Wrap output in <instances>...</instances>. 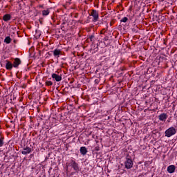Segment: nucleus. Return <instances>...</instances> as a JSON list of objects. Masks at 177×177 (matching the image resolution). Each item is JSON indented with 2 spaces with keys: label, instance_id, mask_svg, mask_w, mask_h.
I'll use <instances>...</instances> for the list:
<instances>
[{
  "label": "nucleus",
  "instance_id": "obj_22",
  "mask_svg": "<svg viewBox=\"0 0 177 177\" xmlns=\"http://www.w3.org/2000/svg\"><path fill=\"white\" fill-rule=\"evenodd\" d=\"M109 40V37L106 36L104 38V41H108Z\"/></svg>",
  "mask_w": 177,
  "mask_h": 177
},
{
  "label": "nucleus",
  "instance_id": "obj_15",
  "mask_svg": "<svg viewBox=\"0 0 177 177\" xmlns=\"http://www.w3.org/2000/svg\"><path fill=\"white\" fill-rule=\"evenodd\" d=\"M88 39H90L91 42H95V35H89Z\"/></svg>",
  "mask_w": 177,
  "mask_h": 177
},
{
  "label": "nucleus",
  "instance_id": "obj_29",
  "mask_svg": "<svg viewBox=\"0 0 177 177\" xmlns=\"http://www.w3.org/2000/svg\"><path fill=\"white\" fill-rule=\"evenodd\" d=\"M95 82H96V84H97V80H95Z\"/></svg>",
  "mask_w": 177,
  "mask_h": 177
},
{
  "label": "nucleus",
  "instance_id": "obj_3",
  "mask_svg": "<svg viewBox=\"0 0 177 177\" xmlns=\"http://www.w3.org/2000/svg\"><path fill=\"white\" fill-rule=\"evenodd\" d=\"M71 165L72 168H73L74 171H75V172L80 171V167L78 166V163H77L75 160H71Z\"/></svg>",
  "mask_w": 177,
  "mask_h": 177
},
{
  "label": "nucleus",
  "instance_id": "obj_6",
  "mask_svg": "<svg viewBox=\"0 0 177 177\" xmlns=\"http://www.w3.org/2000/svg\"><path fill=\"white\" fill-rule=\"evenodd\" d=\"M175 169H176V167H175V165H169L167 167V172H169V174H174L175 172Z\"/></svg>",
  "mask_w": 177,
  "mask_h": 177
},
{
  "label": "nucleus",
  "instance_id": "obj_16",
  "mask_svg": "<svg viewBox=\"0 0 177 177\" xmlns=\"http://www.w3.org/2000/svg\"><path fill=\"white\" fill-rule=\"evenodd\" d=\"M49 13H50L49 9L44 10L42 11L43 16H48V15H49Z\"/></svg>",
  "mask_w": 177,
  "mask_h": 177
},
{
  "label": "nucleus",
  "instance_id": "obj_26",
  "mask_svg": "<svg viewBox=\"0 0 177 177\" xmlns=\"http://www.w3.org/2000/svg\"><path fill=\"white\" fill-rule=\"evenodd\" d=\"M13 42H14V44H17L16 39H14Z\"/></svg>",
  "mask_w": 177,
  "mask_h": 177
},
{
  "label": "nucleus",
  "instance_id": "obj_12",
  "mask_svg": "<svg viewBox=\"0 0 177 177\" xmlns=\"http://www.w3.org/2000/svg\"><path fill=\"white\" fill-rule=\"evenodd\" d=\"M80 153L82 156H86V153H88V149L85 147H82L80 148Z\"/></svg>",
  "mask_w": 177,
  "mask_h": 177
},
{
  "label": "nucleus",
  "instance_id": "obj_5",
  "mask_svg": "<svg viewBox=\"0 0 177 177\" xmlns=\"http://www.w3.org/2000/svg\"><path fill=\"white\" fill-rule=\"evenodd\" d=\"M20 64H21V60L20 59V58H15L12 64L13 67L17 68V67H19Z\"/></svg>",
  "mask_w": 177,
  "mask_h": 177
},
{
  "label": "nucleus",
  "instance_id": "obj_17",
  "mask_svg": "<svg viewBox=\"0 0 177 177\" xmlns=\"http://www.w3.org/2000/svg\"><path fill=\"white\" fill-rule=\"evenodd\" d=\"M138 26H134L133 28H131L132 32H133L134 34H137L138 33Z\"/></svg>",
  "mask_w": 177,
  "mask_h": 177
},
{
  "label": "nucleus",
  "instance_id": "obj_14",
  "mask_svg": "<svg viewBox=\"0 0 177 177\" xmlns=\"http://www.w3.org/2000/svg\"><path fill=\"white\" fill-rule=\"evenodd\" d=\"M4 42H5V44H10L12 42V39L10 38V37L7 36L4 39Z\"/></svg>",
  "mask_w": 177,
  "mask_h": 177
},
{
  "label": "nucleus",
  "instance_id": "obj_30",
  "mask_svg": "<svg viewBox=\"0 0 177 177\" xmlns=\"http://www.w3.org/2000/svg\"><path fill=\"white\" fill-rule=\"evenodd\" d=\"M147 74H149V69H148V71L147 72Z\"/></svg>",
  "mask_w": 177,
  "mask_h": 177
},
{
  "label": "nucleus",
  "instance_id": "obj_21",
  "mask_svg": "<svg viewBox=\"0 0 177 177\" xmlns=\"http://www.w3.org/2000/svg\"><path fill=\"white\" fill-rule=\"evenodd\" d=\"M159 60H160V62H162L163 60H167V58H165L164 57H160Z\"/></svg>",
  "mask_w": 177,
  "mask_h": 177
},
{
  "label": "nucleus",
  "instance_id": "obj_23",
  "mask_svg": "<svg viewBox=\"0 0 177 177\" xmlns=\"http://www.w3.org/2000/svg\"><path fill=\"white\" fill-rule=\"evenodd\" d=\"M61 30H62V31H64V26H62Z\"/></svg>",
  "mask_w": 177,
  "mask_h": 177
},
{
  "label": "nucleus",
  "instance_id": "obj_1",
  "mask_svg": "<svg viewBox=\"0 0 177 177\" xmlns=\"http://www.w3.org/2000/svg\"><path fill=\"white\" fill-rule=\"evenodd\" d=\"M124 165L127 169H131V168L133 167V161H132V158L129 155L126 156V161Z\"/></svg>",
  "mask_w": 177,
  "mask_h": 177
},
{
  "label": "nucleus",
  "instance_id": "obj_7",
  "mask_svg": "<svg viewBox=\"0 0 177 177\" xmlns=\"http://www.w3.org/2000/svg\"><path fill=\"white\" fill-rule=\"evenodd\" d=\"M30 153H31V148L28 147H26L25 148H24L23 151H21V153L25 156L27 154H30Z\"/></svg>",
  "mask_w": 177,
  "mask_h": 177
},
{
  "label": "nucleus",
  "instance_id": "obj_19",
  "mask_svg": "<svg viewBox=\"0 0 177 177\" xmlns=\"http://www.w3.org/2000/svg\"><path fill=\"white\" fill-rule=\"evenodd\" d=\"M46 85H47V86H52V85H53V82H52V81H46Z\"/></svg>",
  "mask_w": 177,
  "mask_h": 177
},
{
  "label": "nucleus",
  "instance_id": "obj_25",
  "mask_svg": "<svg viewBox=\"0 0 177 177\" xmlns=\"http://www.w3.org/2000/svg\"><path fill=\"white\" fill-rule=\"evenodd\" d=\"M101 34H104V30H102Z\"/></svg>",
  "mask_w": 177,
  "mask_h": 177
},
{
  "label": "nucleus",
  "instance_id": "obj_27",
  "mask_svg": "<svg viewBox=\"0 0 177 177\" xmlns=\"http://www.w3.org/2000/svg\"><path fill=\"white\" fill-rule=\"evenodd\" d=\"M39 8H44V6L43 5H40Z\"/></svg>",
  "mask_w": 177,
  "mask_h": 177
},
{
  "label": "nucleus",
  "instance_id": "obj_4",
  "mask_svg": "<svg viewBox=\"0 0 177 177\" xmlns=\"http://www.w3.org/2000/svg\"><path fill=\"white\" fill-rule=\"evenodd\" d=\"M91 16H93V21H97L99 19V12L96 10H93L91 12Z\"/></svg>",
  "mask_w": 177,
  "mask_h": 177
},
{
  "label": "nucleus",
  "instance_id": "obj_11",
  "mask_svg": "<svg viewBox=\"0 0 177 177\" xmlns=\"http://www.w3.org/2000/svg\"><path fill=\"white\" fill-rule=\"evenodd\" d=\"M10 19H12V16L10 15V14H6L3 17V20H4V21H9Z\"/></svg>",
  "mask_w": 177,
  "mask_h": 177
},
{
  "label": "nucleus",
  "instance_id": "obj_9",
  "mask_svg": "<svg viewBox=\"0 0 177 177\" xmlns=\"http://www.w3.org/2000/svg\"><path fill=\"white\" fill-rule=\"evenodd\" d=\"M6 70H12L13 68V64L8 60H6Z\"/></svg>",
  "mask_w": 177,
  "mask_h": 177
},
{
  "label": "nucleus",
  "instance_id": "obj_24",
  "mask_svg": "<svg viewBox=\"0 0 177 177\" xmlns=\"http://www.w3.org/2000/svg\"><path fill=\"white\" fill-rule=\"evenodd\" d=\"M39 23L42 24V20L39 19Z\"/></svg>",
  "mask_w": 177,
  "mask_h": 177
},
{
  "label": "nucleus",
  "instance_id": "obj_20",
  "mask_svg": "<svg viewBox=\"0 0 177 177\" xmlns=\"http://www.w3.org/2000/svg\"><path fill=\"white\" fill-rule=\"evenodd\" d=\"M5 142H3V138H0V147H2Z\"/></svg>",
  "mask_w": 177,
  "mask_h": 177
},
{
  "label": "nucleus",
  "instance_id": "obj_10",
  "mask_svg": "<svg viewBox=\"0 0 177 177\" xmlns=\"http://www.w3.org/2000/svg\"><path fill=\"white\" fill-rule=\"evenodd\" d=\"M160 121H166L167 118H168V115L167 113H161L159 116Z\"/></svg>",
  "mask_w": 177,
  "mask_h": 177
},
{
  "label": "nucleus",
  "instance_id": "obj_2",
  "mask_svg": "<svg viewBox=\"0 0 177 177\" xmlns=\"http://www.w3.org/2000/svg\"><path fill=\"white\" fill-rule=\"evenodd\" d=\"M165 133V136H167V138H171V136H172L173 135H175V133H176V129H175V127H171L169 128L167 130H166Z\"/></svg>",
  "mask_w": 177,
  "mask_h": 177
},
{
  "label": "nucleus",
  "instance_id": "obj_8",
  "mask_svg": "<svg viewBox=\"0 0 177 177\" xmlns=\"http://www.w3.org/2000/svg\"><path fill=\"white\" fill-rule=\"evenodd\" d=\"M52 78H53V80H55V81H57V82H59V81L62 80V76H60L56 73L52 74Z\"/></svg>",
  "mask_w": 177,
  "mask_h": 177
},
{
  "label": "nucleus",
  "instance_id": "obj_13",
  "mask_svg": "<svg viewBox=\"0 0 177 177\" xmlns=\"http://www.w3.org/2000/svg\"><path fill=\"white\" fill-rule=\"evenodd\" d=\"M60 50L59 49H55L54 51H53V55L55 56V57H59L60 56Z\"/></svg>",
  "mask_w": 177,
  "mask_h": 177
},
{
  "label": "nucleus",
  "instance_id": "obj_18",
  "mask_svg": "<svg viewBox=\"0 0 177 177\" xmlns=\"http://www.w3.org/2000/svg\"><path fill=\"white\" fill-rule=\"evenodd\" d=\"M128 21V17H124L120 20V23H127Z\"/></svg>",
  "mask_w": 177,
  "mask_h": 177
},
{
  "label": "nucleus",
  "instance_id": "obj_28",
  "mask_svg": "<svg viewBox=\"0 0 177 177\" xmlns=\"http://www.w3.org/2000/svg\"><path fill=\"white\" fill-rule=\"evenodd\" d=\"M64 24H66V22H63V23H62V25H64Z\"/></svg>",
  "mask_w": 177,
  "mask_h": 177
}]
</instances>
